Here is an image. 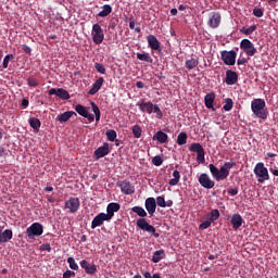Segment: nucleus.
Returning <instances> with one entry per match:
<instances>
[{"label": "nucleus", "mask_w": 278, "mask_h": 278, "mask_svg": "<svg viewBox=\"0 0 278 278\" xmlns=\"http://www.w3.org/2000/svg\"><path fill=\"white\" fill-rule=\"evenodd\" d=\"M233 167H236V162H226L219 169L214 164L208 165L210 173L215 181H225L229 177V170Z\"/></svg>", "instance_id": "obj_1"}, {"label": "nucleus", "mask_w": 278, "mask_h": 278, "mask_svg": "<svg viewBox=\"0 0 278 278\" xmlns=\"http://www.w3.org/2000/svg\"><path fill=\"white\" fill-rule=\"evenodd\" d=\"M251 110L257 118H262V121L268 118V111H266V101L264 99L252 100Z\"/></svg>", "instance_id": "obj_2"}, {"label": "nucleus", "mask_w": 278, "mask_h": 278, "mask_svg": "<svg viewBox=\"0 0 278 278\" xmlns=\"http://www.w3.org/2000/svg\"><path fill=\"white\" fill-rule=\"evenodd\" d=\"M254 175L257 177L258 184H264L270 179V175L268 174V168L264 165V163L260 162L254 167Z\"/></svg>", "instance_id": "obj_3"}, {"label": "nucleus", "mask_w": 278, "mask_h": 278, "mask_svg": "<svg viewBox=\"0 0 278 278\" xmlns=\"http://www.w3.org/2000/svg\"><path fill=\"white\" fill-rule=\"evenodd\" d=\"M42 233H45V227L40 223H34L26 229V236L29 240H34V238L42 236Z\"/></svg>", "instance_id": "obj_4"}, {"label": "nucleus", "mask_w": 278, "mask_h": 278, "mask_svg": "<svg viewBox=\"0 0 278 278\" xmlns=\"http://www.w3.org/2000/svg\"><path fill=\"white\" fill-rule=\"evenodd\" d=\"M137 227L142 231H147L148 233H152L154 238H160V233H157L155 226L149 224L144 217L137 219Z\"/></svg>", "instance_id": "obj_5"}, {"label": "nucleus", "mask_w": 278, "mask_h": 278, "mask_svg": "<svg viewBox=\"0 0 278 278\" xmlns=\"http://www.w3.org/2000/svg\"><path fill=\"white\" fill-rule=\"evenodd\" d=\"M91 35L94 45H101L105 40V34H103V28L99 24H93Z\"/></svg>", "instance_id": "obj_6"}, {"label": "nucleus", "mask_w": 278, "mask_h": 278, "mask_svg": "<svg viewBox=\"0 0 278 278\" xmlns=\"http://www.w3.org/2000/svg\"><path fill=\"white\" fill-rule=\"evenodd\" d=\"M240 49L243 50L245 55H249L250 58H253V55H255V53H257V48L249 39L241 40Z\"/></svg>", "instance_id": "obj_7"}, {"label": "nucleus", "mask_w": 278, "mask_h": 278, "mask_svg": "<svg viewBox=\"0 0 278 278\" xmlns=\"http://www.w3.org/2000/svg\"><path fill=\"white\" fill-rule=\"evenodd\" d=\"M237 55L238 54L233 50H230V51L224 50V51H222V60H223L224 64H226V66H233L236 64Z\"/></svg>", "instance_id": "obj_8"}, {"label": "nucleus", "mask_w": 278, "mask_h": 278, "mask_svg": "<svg viewBox=\"0 0 278 278\" xmlns=\"http://www.w3.org/2000/svg\"><path fill=\"white\" fill-rule=\"evenodd\" d=\"M81 203L79 202V198H70L65 201V210H67L68 214H75L79 210Z\"/></svg>", "instance_id": "obj_9"}, {"label": "nucleus", "mask_w": 278, "mask_h": 278, "mask_svg": "<svg viewBox=\"0 0 278 278\" xmlns=\"http://www.w3.org/2000/svg\"><path fill=\"white\" fill-rule=\"evenodd\" d=\"M198 181L202 188H205V190H212V188L216 186V182L212 180L207 174H201L198 178Z\"/></svg>", "instance_id": "obj_10"}, {"label": "nucleus", "mask_w": 278, "mask_h": 278, "mask_svg": "<svg viewBox=\"0 0 278 278\" xmlns=\"http://www.w3.org/2000/svg\"><path fill=\"white\" fill-rule=\"evenodd\" d=\"M117 186L121 188L123 194H134V192H136V187L128 180L118 181Z\"/></svg>", "instance_id": "obj_11"}, {"label": "nucleus", "mask_w": 278, "mask_h": 278, "mask_svg": "<svg viewBox=\"0 0 278 278\" xmlns=\"http://www.w3.org/2000/svg\"><path fill=\"white\" fill-rule=\"evenodd\" d=\"M75 112H77V114H79V116L87 118L89 121V123L94 122V115H92L88 112V108H86L81 104H77L75 106Z\"/></svg>", "instance_id": "obj_12"}, {"label": "nucleus", "mask_w": 278, "mask_h": 278, "mask_svg": "<svg viewBox=\"0 0 278 278\" xmlns=\"http://www.w3.org/2000/svg\"><path fill=\"white\" fill-rule=\"evenodd\" d=\"M110 222V217L105 215V213L98 214L91 222V229H97V227H101L103 223Z\"/></svg>", "instance_id": "obj_13"}, {"label": "nucleus", "mask_w": 278, "mask_h": 278, "mask_svg": "<svg viewBox=\"0 0 278 278\" xmlns=\"http://www.w3.org/2000/svg\"><path fill=\"white\" fill-rule=\"evenodd\" d=\"M148 46L152 51H159V53H162V48L160 47V40H157V37L154 35H148L147 36Z\"/></svg>", "instance_id": "obj_14"}, {"label": "nucleus", "mask_w": 278, "mask_h": 278, "mask_svg": "<svg viewBox=\"0 0 278 278\" xmlns=\"http://www.w3.org/2000/svg\"><path fill=\"white\" fill-rule=\"evenodd\" d=\"M49 94L50 96L55 94L56 97H59V99H62L63 101H67L68 99H71V94L68 93V91L62 88H58V89L51 88L49 90Z\"/></svg>", "instance_id": "obj_15"}, {"label": "nucleus", "mask_w": 278, "mask_h": 278, "mask_svg": "<svg viewBox=\"0 0 278 278\" xmlns=\"http://www.w3.org/2000/svg\"><path fill=\"white\" fill-rule=\"evenodd\" d=\"M93 155L96 160H101V157H105V155H110V144L104 143L94 150Z\"/></svg>", "instance_id": "obj_16"}, {"label": "nucleus", "mask_w": 278, "mask_h": 278, "mask_svg": "<svg viewBox=\"0 0 278 278\" xmlns=\"http://www.w3.org/2000/svg\"><path fill=\"white\" fill-rule=\"evenodd\" d=\"M121 210V204L116 202H111L106 206V216L109 217V220H112L114 218V213L118 212Z\"/></svg>", "instance_id": "obj_17"}, {"label": "nucleus", "mask_w": 278, "mask_h": 278, "mask_svg": "<svg viewBox=\"0 0 278 278\" xmlns=\"http://www.w3.org/2000/svg\"><path fill=\"white\" fill-rule=\"evenodd\" d=\"M80 268H83L87 275H94L97 273V265L89 264L86 260L80 262Z\"/></svg>", "instance_id": "obj_18"}, {"label": "nucleus", "mask_w": 278, "mask_h": 278, "mask_svg": "<svg viewBox=\"0 0 278 278\" xmlns=\"http://www.w3.org/2000/svg\"><path fill=\"white\" fill-rule=\"evenodd\" d=\"M146 210L150 216L155 214V210H157V203L155 202V198H148L146 200Z\"/></svg>", "instance_id": "obj_19"}, {"label": "nucleus", "mask_w": 278, "mask_h": 278, "mask_svg": "<svg viewBox=\"0 0 278 278\" xmlns=\"http://www.w3.org/2000/svg\"><path fill=\"white\" fill-rule=\"evenodd\" d=\"M219 25H220V13L213 12L210 15L208 27H212V29H216Z\"/></svg>", "instance_id": "obj_20"}, {"label": "nucleus", "mask_w": 278, "mask_h": 278, "mask_svg": "<svg viewBox=\"0 0 278 278\" xmlns=\"http://www.w3.org/2000/svg\"><path fill=\"white\" fill-rule=\"evenodd\" d=\"M226 84L228 86H233L235 84H238V73L231 70L226 71Z\"/></svg>", "instance_id": "obj_21"}, {"label": "nucleus", "mask_w": 278, "mask_h": 278, "mask_svg": "<svg viewBox=\"0 0 278 278\" xmlns=\"http://www.w3.org/2000/svg\"><path fill=\"white\" fill-rule=\"evenodd\" d=\"M105 79L103 77H99L93 84L91 89L88 91V94H97L99 90H101V87L103 86Z\"/></svg>", "instance_id": "obj_22"}, {"label": "nucleus", "mask_w": 278, "mask_h": 278, "mask_svg": "<svg viewBox=\"0 0 278 278\" xmlns=\"http://www.w3.org/2000/svg\"><path fill=\"white\" fill-rule=\"evenodd\" d=\"M230 223L233 229H240V227H242V224L244 223V219H242V215L233 214L231 216Z\"/></svg>", "instance_id": "obj_23"}, {"label": "nucleus", "mask_w": 278, "mask_h": 278, "mask_svg": "<svg viewBox=\"0 0 278 278\" xmlns=\"http://www.w3.org/2000/svg\"><path fill=\"white\" fill-rule=\"evenodd\" d=\"M73 116H77V113H75L74 111H66L60 114L56 117V121H59V123H68V121H71Z\"/></svg>", "instance_id": "obj_24"}, {"label": "nucleus", "mask_w": 278, "mask_h": 278, "mask_svg": "<svg viewBox=\"0 0 278 278\" xmlns=\"http://www.w3.org/2000/svg\"><path fill=\"white\" fill-rule=\"evenodd\" d=\"M154 108H155V105L151 101H149V102L142 101L139 104V110H141V112H147V114H153Z\"/></svg>", "instance_id": "obj_25"}, {"label": "nucleus", "mask_w": 278, "mask_h": 278, "mask_svg": "<svg viewBox=\"0 0 278 278\" xmlns=\"http://www.w3.org/2000/svg\"><path fill=\"white\" fill-rule=\"evenodd\" d=\"M153 140H157L161 144H166L168 142V135L162 130L156 131Z\"/></svg>", "instance_id": "obj_26"}, {"label": "nucleus", "mask_w": 278, "mask_h": 278, "mask_svg": "<svg viewBox=\"0 0 278 278\" xmlns=\"http://www.w3.org/2000/svg\"><path fill=\"white\" fill-rule=\"evenodd\" d=\"M164 257H166V252L164 250H157L152 255V262L154 264H157V263L162 262V260H164Z\"/></svg>", "instance_id": "obj_27"}, {"label": "nucleus", "mask_w": 278, "mask_h": 278, "mask_svg": "<svg viewBox=\"0 0 278 278\" xmlns=\"http://www.w3.org/2000/svg\"><path fill=\"white\" fill-rule=\"evenodd\" d=\"M216 99V94L214 93H207L204 97V103L207 110H212L214 108V100Z\"/></svg>", "instance_id": "obj_28"}, {"label": "nucleus", "mask_w": 278, "mask_h": 278, "mask_svg": "<svg viewBox=\"0 0 278 278\" xmlns=\"http://www.w3.org/2000/svg\"><path fill=\"white\" fill-rule=\"evenodd\" d=\"M189 151H191V153H197V155L199 153H203L205 151V149H203V146H201V143H191V146L189 147Z\"/></svg>", "instance_id": "obj_29"}, {"label": "nucleus", "mask_w": 278, "mask_h": 278, "mask_svg": "<svg viewBox=\"0 0 278 278\" xmlns=\"http://www.w3.org/2000/svg\"><path fill=\"white\" fill-rule=\"evenodd\" d=\"M137 59L140 60V62H148V64H153V58L147 52L144 53H137Z\"/></svg>", "instance_id": "obj_30"}, {"label": "nucleus", "mask_w": 278, "mask_h": 278, "mask_svg": "<svg viewBox=\"0 0 278 278\" xmlns=\"http://www.w3.org/2000/svg\"><path fill=\"white\" fill-rule=\"evenodd\" d=\"M112 12V5L110 4H104L102 7V11H100L98 13V16H100V18H105L110 13Z\"/></svg>", "instance_id": "obj_31"}, {"label": "nucleus", "mask_w": 278, "mask_h": 278, "mask_svg": "<svg viewBox=\"0 0 278 278\" xmlns=\"http://www.w3.org/2000/svg\"><path fill=\"white\" fill-rule=\"evenodd\" d=\"M30 127L34 129V131H40V119L36 118V117H30L28 121Z\"/></svg>", "instance_id": "obj_32"}, {"label": "nucleus", "mask_w": 278, "mask_h": 278, "mask_svg": "<svg viewBox=\"0 0 278 278\" xmlns=\"http://www.w3.org/2000/svg\"><path fill=\"white\" fill-rule=\"evenodd\" d=\"M173 177L174 178L169 180V186H177V184H179V180L181 179V174H179V170H174Z\"/></svg>", "instance_id": "obj_33"}, {"label": "nucleus", "mask_w": 278, "mask_h": 278, "mask_svg": "<svg viewBox=\"0 0 278 278\" xmlns=\"http://www.w3.org/2000/svg\"><path fill=\"white\" fill-rule=\"evenodd\" d=\"M91 110L96 116L97 123H99L101 121V110H99V106L97 105V103L91 102Z\"/></svg>", "instance_id": "obj_34"}, {"label": "nucleus", "mask_w": 278, "mask_h": 278, "mask_svg": "<svg viewBox=\"0 0 278 278\" xmlns=\"http://www.w3.org/2000/svg\"><path fill=\"white\" fill-rule=\"evenodd\" d=\"M187 142H188V134L180 132L177 137V144H179V147H184V144H186Z\"/></svg>", "instance_id": "obj_35"}, {"label": "nucleus", "mask_w": 278, "mask_h": 278, "mask_svg": "<svg viewBox=\"0 0 278 278\" xmlns=\"http://www.w3.org/2000/svg\"><path fill=\"white\" fill-rule=\"evenodd\" d=\"M197 66H199V60L190 59L186 61V68H188V71H192V68H197Z\"/></svg>", "instance_id": "obj_36"}, {"label": "nucleus", "mask_w": 278, "mask_h": 278, "mask_svg": "<svg viewBox=\"0 0 278 278\" xmlns=\"http://www.w3.org/2000/svg\"><path fill=\"white\" fill-rule=\"evenodd\" d=\"M131 212L140 216L141 218H146L147 216V211H144L141 206H134L131 208Z\"/></svg>", "instance_id": "obj_37"}, {"label": "nucleus", "mask_w": 278, "mask_h": 278, "mask_svg": "<svg viewBox=\"0 0 278 278\" xmlns=\"http://www.w3.org/2000/svg\"><path fill=\"white\" fill-rule=\"evenodd\" d=\"M255 29H257V25H252L249 28L242 27L240 29V34H244L245 36H251V34H253V31H255Z\"/></svg>", "instance_id": "obj_38"}, {"label": "nucleus", "mask_w": 278, "mask_h": 278, "mask_svg": "<svg viewBox=\"0 0 278 278\" xmlns=\"http://www.w3.org/2000/svg\"><path fill=\"white\" fill-rule=\"evenodd\" d=\"M223 110H225V112H231V110H233V100L227 98L225 100V105L223 106Z\"/></svg>", "instance_id": "obj_39"}, {"label": "nucleus", "mask_w": 278, "mask_h": 278, "mask_svg": "<svg viewBox=\"0 0 278 278\" xmlns=\"http://www.w3.org/2000/svg\"><path fill=\"white\" fill-rule=\"evenodd\" d=\"M12 240V230L11 229H5L2 232V243L3 242H10Z\"/></svg>", "instance_id": "obj_40"}, {"label": "nucleus", "mask_w": 278, "mask_h": 278, "mask_svg": "<svg viewBox=\"0 0 278 278\" xmlns=\"http://www.w3.org/2000/svg\"><path fill=\"white\" fill-rule=\"evenodd\" d=\"M132 135H134V138H141L142 137V127H140V125L132 126Z\"/></svg>", "instance_id": "obj_41"}, {"label": "nucleus", "mask_w": 278, "mask_h": 278, "mask_svg": "<svg viewBox=\"0 0 278 278\" xmlns=\"http://www.w3.org/2000/svg\"><path fill=\"white\" fill-rule=\"evenodd\" d=\"M219 218H220V211H218V208L212 210L210 220L214 223V220H218Z\"/></svg>", "instance_id": "obj_42"}, {"label": "nucleus", "mask_w": 278, "mask_h": 278, "mask_svg": "<svg viewBox=\"0 0 278 278\" xmlns=\"http://www.w3.org/2000/svg\"><path fill=\"white\" fill-rule=\"evenodd\" d=\"M116 137H117L116 130L110 129L106 131V138L110 142H114V140H116Z\"/></svg>", "instance_id": "obj_43"}, {"label": "nucleus", "mask_w": 278, "mask_h": 278, "mask_svg": "<svg viewBox=\"0 0 278 278\" xmlns=\"http://www.w3.org/2000/svg\"><path fill=\"white\" fill-rule=\"evenodd\" d=\"M67 264H70V268L72 270H79V265H77L74 257H68L67 258Z\"/></svg>", "instance_id": "obj_44"}, {"label": "nucleus", "mask_w": 278, "mask_h": 278, "mask_svg": "<svg viewBox=\"0 0 278 278\" xmlns=\"http://www.w3.org/2000/svg\"><path fill=\"white\" fill-rule=\"evenodd\" d=\"M10 60H14V54H8L4 56L3 63H2L3 68H8L10 64Z\"/></svg>", "instance_id": "obj_45"}, {"label": "nucleus", "mask_w": 278, "mask_h": 278, "mask_svg": "<svg viewBox=\"0 0 278 278\" xmlns=\"http://www.w3.org/2000/svg\"><path fill=\"white\" fill-rule=\"evenodd\" d=\"M94 68L101 75H105V65H103L101 63H94Z\"/></svg>", "instance_id": "obj_46"}, {"label": "nucleus", "mask_w": 278, "mask_h": 278, "mask_svg": "<svg viewBox=\"0 0 278 278\" xmlns=\"http://www.w3.org/2000/svg\"><path fill=\"white\" fill-rule=\"evenodd\" d=\"M27 84H28V86H30V88H36L39 86L40 83L38 81V79H36L34 77H29L27 79Z\"/></svg>", "instance_id": "obj_47"}, {"label": "nucleus", "mask_w": 278, "mask_h": 278, "mask_svg": "<svg viewBox=\"0 0 278 278\" xmlns=\"http://www.w3.org/2000/svg\"><path fill=\"white\" fill-rule=\"evenodd\" d=\"M152 164L154 166H162V164H164V161L162 160V156L156 155L152 159Z\"/></svg>", "instance_id": "obj_48"}, {"label": "nucleus", "mask_w": 278, "mask_h": 278, "mask_svg": "<svg viewBox=\"0 0 278 278\" xmlns=\"http://www.w3.org/2000/svg\"><path fill=\"white\" fill-rule=\"evenodd\" d=\"M156 205H159V207H166V200L164 199V197L159 195L156 198Z\"/></svg>", "instance_id": "obj_49"}, {"label": "nucleus", "mask_w": 278, "mask_h": 278, "mask_svg": "<svg viewBox=\"0 0 278 278\" xmlns=\"http://www.w3.org/2000/svg\"><path fill=\"white\" fill-rule=\"evenodd\" d=\"M154 114H156V118L161 119L164 114L162 113V110L160 109V106H157V104H154V109L152 111Z\"/></svg>", "instance_id": "obj_50"}, {"label": "nucleus", "mask_w": 278, "mask_h": 278, "mask_svg": "<svg viewBox=\"0 0 278 278\" xmlns=\"http://www.w3.org/2000/svg\"><path fill=\"white\" fill-rule=\"evenodd\" d=\"M211 226H212L211 219H206L205 222L200 224L199 229H210Z\"/></svg>", "instance_id": "obj_51"}, {"label": "nucleus", "mask_w": 278, "mask_h": 278, "mask_svg": "<svg viewBox=\"0 0 278 278\" xmlns=\"http://www.w3.org/2000/svg\"><path fill=\"white\" fill-rule=\"evenodd\" d=\"M253 14L256 16V18H262V16H264V11L260 8H255L253 10Z\"/></svg>", "instance_id": "obj_52"}, {"label": "nucleus", "mask_w": 278, "mask_h": 278, "mask_svg": "<svg viewBox=\"0 0 278 278\" xmlns=\"http://www.w3.org/2000/svg\"><path fill=\"white\" fill-rule=\"evenodd\" d=\"M143 277H144V278H162V277L160 276V274H153V275L151 276V273H149V271H146V273L143 274Z\"/></svg>", "instance_id": "obj_53"}, {"label": "nucleus", "mask_w": 278, "mask_h": 278, "mask_svg": "<svg viewBox=\"0 0 278 278\" xmlns=\"http://www.w3.org/2000/svg\"><path fill=\"white\" fill-rule=\"evenodd\" d=\"M198 162H205V151L197 154Z\"/></svg>", "instance_id": "obj_54"}, {"label": "nucleus", "mask_w": 278, "mask_h": 278, "mask_svg": "<svg viewBox=\"0 0 278 278\" xmlns=\"http://www.w3.org/2000/svg\"><path fill=\"white\" fill-rule=\"evenodd\" d=\"M71 277H75V271H72L68 269L66 271H64L63 278H71Z\"/></svg>", "instance_id": "obj_55"}, {"label": "nucleus", "mask_w": 278, "mask_h": 278, "mask_svg": "<svg viewBox=\"0 0 278 278\" xmlns=\"http://www.w3.org/2000/svg\"><path fill=\"white\" fill-rule=\"evenodd\" d=\"M41 251H48V253H51V244L49 243H43L41 245Z\"/></svg>", "instance_id": "obj_56"}, {"label": "nucleus", "mask_w": 278, "mask_h": 278, "mask_svg": "<svg viewBox=\"0 0 278 278\" xmlns=\"http://www.w3.org/2000/svg\"><path fill=\"white\" fill-rule=\"evenodd\" d=\"M228 194H230L231 197H236V194H238V188L229 189Z\"/></svg>", "instance_id": "obj_57"}, {"label": "nucleus", "mask_w": 278, "mask_h": 278, "mask_svg": "<svg viewBox=\"0 0 278 278\" xmlns=\"http://www.w3.org/2000/svg\"><path fill=\"white\" fill-rule=\"evenodd\" d=\"M22 47H23L24 53H27V54L31 53V48L29 46L23 45Z\"/></svg>", "instance_id": "obj_58"}, {"label": "nucleus", "mask_w": 278, "mask_h": 278, "mask_svg": "<svg viewBox=\"0 0 278 278\" xmlns=\"http://www.w3.org/2000/svg\"><path fill=\"white\" fill-rule=\"evenodd\" d=\"M237 64L238 66H242L243 64H247V59H238Z\"/></svg>", "instance_id": "obj_59"}, {"label": "nucleus", "mask_w": 278, "mask_h": 278, "mask_svg": "<svg viewBox=\"0 0 278 278\" xmlns=\"http://www.w3.org/2000/svg\"><path fill=\"white\" fill-rule=\"evenodd\" d=\"M8 155V152H5V148H0V157H5Z\"/></svg>", "instance_id": "obj_60"}, {"label": "nucleus", "mask_w": 278, "mask_h": 278, "mask_svg": "<svg viewBox=\"0 0 278 278\" xmlns=\"http://www.w3.org/2000/svg\"><path fill=\"white\" fill-rule=\"evenodd\" d=\"M22 105H23L24 108H28V105H29V100L23 99V100H22Z\"/></svg>", "instance_id": "obj_61"}, {"label": "nucleus", "mask_w": 278, "mask_h": 278, "mask_svg": "<svg viewBox=\"0 0 278 278\" xmlns=\"http://www.w3.org/2000/svg\"><path fill=\"white\" fill-rule=\"evenodd\" d=\"M129 27H130L131 29H136V21L130 20V21H129Z\"/></svg>", "instance_id": "obj_62"}, {"label": "nucleus", "mask_w": 278, "mask_h": 278, "mask_svg": "<svg viewBox=\"0 0 278 278\" xmlns=\"http://www.w3.org/2000/svg\"><path fill=\"white\" fill-rule=\"evenodd\" d=\"M136 87L139 88V89H142V88H144V83H142V81H137V83H136Z\"/></svg>", "instance_id": "obj_63"}, {"label": "nucleus", "mask_w": 278, "mask_h": 278, "mask_svg": "<svg viewBox=\"0 0 278 278\" xmlns=\"http://www.w3.org/2000/svg\"><path fill=\"white\" fill-rule=\"evenodd\" d=\"M270 173H271L275 177H278V169H273V168H270Z\"/></svg>", "instance_id": "obj_64"}]
</instances>
